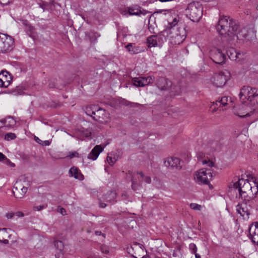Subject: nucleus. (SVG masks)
<instances>
[{
  "label": "nucleus",
  "mask_w": 258,
  "mask_h": 258,
  "mask_svg": "<svg viewBox=\"0 0 258 258\" xmlns=\"http://www.w3.org/2000/svg\"><path fill=\"white\" fill-rule=\"evenodd\" d=\"M216 29L218 32H235L239 31V25L237 22L229 17L223 16L219 19L216 25Z\"/></svg>",
  "instance_id": "nucleus-1"
},
{
  "label": "nucleus",
  "mask_w": 258,
  "mask_h": 258,
  "mask_svg": "<svg viewBox=\"0 0 258 258\" xmlns=\"http://www.w3.org/2000/svg\"><path fill=\"white\" fill-rule=\"evenodd\" d=\"M239 98L242 103L254 105L257 103L258 89L249 86H244L241 89Z\"/></svg>",
  "instance_id": "nucleus-2"
},
{
  "label": "nucleus",
  "mask_w": 258,
  "mask_h": 258,
  "mask_svg": "<svg viewBox=\"0 0 258 258\" xmlns=\"http://www.w3.org/2000/svg\"><path fill=\"white\" fill-rule=\"evenodd\" d=\"M186 13L191 21L198 22L202 16L203 9L198 3L193 2L188 5Z\"/></svg>",
  "instance_id": "nucleus-3"
},
{
  "label": "nucleus",
  "mask_w": 258,
  "mask_h": 258,
  "mask_svg": "<svg viewBox=\"0 0 258 258\" xmlns=\"http://www.w3.org/2000/svg\"><path fill=\"white\" fill-rule=\"evenodd\" d=\"M0 53H6L11 51L14 46V39L7 33H0Z\"/></svg>",
  "instance_id": "nucleus-4"
},
{
  "label": "nucleus",
  "mask_w": 258,
  "mask_h": 258,
  "mask_svg": "<svg viewBox=\"0 0 258 258\" xmlns=\"http://www.w3.org/2000/svg\"><path fill=\"white\" fill-rule=\"evenodd\" d=\"M213 177L212 170L201 169L197 171L194 176L195 180L199 184H208Z\"/></svg>",
  "instance_id": "nucleus-5"
},
{
  "label": "nucleus",
  "mask_w": 258,
  "mask_h": 258,
  "mask_svg": "<svg viewBox=\"0 0 258 258\" xmlns=\"http://www.w3.org/2000/svg\"><path fill=\"white\" fill-rule=\"evenodd\" d=\"M237 34L241 33H221V39L225 47L235 45L236 43H242L243 42L242 39H239Z\"/></svg>",
  "instance_id": "nucleus-6"
},
{
  "label": "nucleus",
  "mask_w": 258,
  "mask_h": 258,
  "mask_svg": "<svg viewBox=\"0 0 258 258\" xmlns=\"http://www.w3.org/2000/svg\"><path fill=\"white\" fill-rule=\"evenodd\" d=\"M230 78V73L226 70L216 73L211 79L214 85L217 87H222L226 83Z\"/></svg>",
  "instance_id": "nucleus-7"
},
{
  "label": "nucleus",
  "mask_w": 258,
  "mask_h": 258,
  "mask_svg": "<svg viewBox=\"0 0 258 258\" xmlns=\"http://www.w3.org/2000/svg\"><path fill=\"white\" fill-rule=\"evenodd\" d=\"M241 105L239 110L234 108L233 112L234 113L240 117H245L249 116L253 113L254 109H250L247 103H243Z\"/></svg>",
  "instance_id": "nucleus-8"
},
{
  "label": "nucleus",
  "mask_w": 258,
  "mask_h": 258,
  "mask_svg": "<svg viewBox=\"0 0 258 258\" xmlns=\"http://www.w3.org/2000/svg\"><path fill=\"white\" fill-rule=\"evenodd\" d=\"M211 58L213 62L217 64H221L225 62L226 56L220 49H215L210 52Z\"/></svg>",
  "instance_id": "nucleus-9"
},
{
  "label": "nucleus",
  "mask_w": 258,
  "mask_h": 258,
  "mask_svg": "<svg viewBox=\"0 0 258 258\" xmlns=\"http://www.w3.org/2000/svg\"><path fill=\"white\" fill-rule=\"evenodd\" d=\"M12 81V76L7 71H2L0 73V87H8Z\"/></svg>",
  "instance_id": "nucleus-10"
},
{
  "label": "nucleus",
  "mask_w": 258,
  "mask_h": 258,
  "mask_svg": "<svg viewBox=\"0 0 258 258\" xmlns=\"http://www.w3.org/2000/svg\"><path fill=\"white\" fill-rule=\"evenodd\" d=\"M28 190L27 187L22 185L20 183H17L13 191L16 198L22 199L24 197Z\"/></svg>",
  "instance_id": "nucleus-11"
},
{
  "label": "nucleus",
  "mask_w": 258,
  "mask_h": 258,
  "mask_svg": "<svg viewBox=\"0 0 258 258\" xmlns=\"http://www.w3.org/2000/svg\"><path fill=\"white\" fill-rule=\"evenodd\" d=\"M156 85L160 90H167L171 88L172 82L164 77H160L158 78L156 81Z\"/></svg>",
  "instance_id": "nucleus-12"
},
{
  "label": "nucleus",
  "mask_w": 258,
  "mask_h": 258,
  "mask_svg": "<svg viewBox=\"0 0 258 258\" xmlns=\"http://www.w3.org/2000/svg\"><path fill=\"white\" fill-rule=\"evenodd\" d=\"M107 118V114L104 109L98 107L97 106V108L94 112L93 118L96 121L103 122L106 121Z\"/></svg>",
  "instance_id": "nucleus-13"
},
{
  "label": "nucleus",
  "mask_w": 258,
  "mask_h": 258,
  "mask_svg": "<svg viewBox=\"0 0 258 258\" xmlns=\"http://www.w3.org/2000/svg\"><path fill=\"white\" fill-rule=\"evenodd\" d=\"M250 238L258 245V223L252 224L249 228Z\"/></svg>",
  "instance_id": "nucleus-14"
},
{
  "label": "nucleus",
  "mask_w": 258,
  "mask_h": 258,
  "mask_svg": "<svg viewBox=\"0 0 258 258\" xmlns=\"http://www.w3.org/2000/svg\"><path fill=\"white\" fill-rule=\"evenodd\" d=\"M164 165L166 167H171L173 168H181L180 160L178 158H166L164 161Z\"/></svg>",
  "instance_id": "nucleus-15"
},
{
  "label": "nucleus",
  "mask_w": 258,
  "mask_h": 258,
  "mask_svg": "<svg viewBox=\"0 0 258 258\" xmlns=\"http://www.w3.org/2000/svg\"><path fill=\"white\" fill-rule=\"evenodd\" d=\"M250 190H251V185L248 181L243 186L240 187L239 196L241 197V199L248 201L249 199L246 198L249 197Z\"/></svg>",
  "instance_id": "nucleus-16"
},
{
  "label": "nucleus",
  "mask_w": 258,
  "mask_h": 258,
  "mask_svg": "<svg viewBox=\"0 0 258 258\" xmlns=\"http://www.w3.org/2000/svg\"><path fill=\"white\" fill-rule=\"evenodd\" d=\"M103 149L104 147H102L101 145H96L88 155V158L92 160H95L98 158L100 153L102 152Z\"/></svg>",
  "instance_id": "nucleus-17"
},
{
  "label": "nucleus",
  "mask_w": 258,
  "mask_h": 258,
  "mask_svg": "<svg viewBox=\"0 0 258 258\" xmlns=\"http://www.w3.org/2000/svg\"><path fill=\"white\" fill-rule=\"evenodd\" d=\"M75 132L76 135L80 139L89 137L91 135V130L90 128H85L82 127L78 128Z\"/></svg>",
  "instance_id": "nucleus-18"
},
{
  "label": "nucleus",
  "mask_w": 258,
  "mask_h": 258,
  "mask_svg": "<svg viewBox=\"0 0 258 258\" xmlns=\"http://www.w3.org/2000/svg\"><path fill=\"white\" fill-rule=\"evenodd\" d=\"M167 28L169 30L172 29L173 31L176 30L178 32L181 31V28H182L183 30H185L184 25L181 23L178 24L176 18H174L172 22L168 23Z\"/></svg>",
  "instance_id": "nucleus-19"
},
{
  "label": "nucleus",
  "mask_w": 258,
  "mask_h": 258,
  "mask_svg": "<svg viewBox=\"0 0 258 258\" xmlns=\"http://www.w3.org/2000/svg\"><path fill=\"white\" fill-rule=\"evenodd\" d=\"M186 36L185 34L181 35L180 33H174L171 37V42L175 45L180 44L185 40Z\"/></svg>",
  "instance_id": "nucleus-20"
},
{
  "label": "nucleus",
  "mask_w": 258,
  "mask_h": 258,
  "mask_svg": "<svg viewBox=\"0 0 258 258\" xmlns=\"http://www.w3.org/2000/svg\"><path fill=\"white\" fill-rule=\"evenodd\" d=\"M232 102V100L231 98H229L227 96H223L220 99H218L215 102H213V105H216L217 106L220 107L221 105L222 106H226L228 105L229 103Z\"/></svg>",
  "instance_id": "nucleus-21"
},
{
  "label": "nucleus",
  "mask_w": 258,
  "mask_h": 258,
  "mask_svg": "<svg viewBox=\"0 0 258 258\" xmlns=\"http://www.w3.org/2000/svg\"><path fill=\"white\" fill-rule=\"evenodd\" d=\"M11 234H8L7 229L3 228L0 229V242L5 244L9 243V240L7 238H10Z\"/></svg>",
  "instance_id": "nucleus-22"
},
{
  "label": "nucleus",
  "mask_w": 258,
  "mask_h": 258,
  "mask_svg": "<svg viewBox=\"0 0 258 258\" xmlns=\"http://www.w3.org/2000/svg\"><path fill=\"white\" fill-rule=\"evenodd\" d=\"M125 47L131 54H137L144 51V49L140 46H133L132 43L128 44Z\"/></svg>",
  "instance_id": "nucleus-23"
},
{
  "label": "nucleus",
  "mask_w": 258,
  "mask_h": 258,
  "mask_svg": "<svg viewBox=\"0 0 258 258\" xmlns=\"http://www.w3.org/2000/svg\"><path fill=\"white\" fill-rule=\"evenodd\" d=\"M19 24L24 28V30L27 32H31L34 29V27L26 20H20Z\"/></svg>",
  "instance_id": "nucleus-24"
},
{
  "label": "nucleus",
  "mask_w": 258,
  "mask_h": 258,
  "mask_svg": "<svg viewBox=\"0 0 258 258\" xmlns=\"http://www.w3.org/2000/svg\"><path fill=\"white\" fill-rule=\"evenodd\" d=\"M69 173L71 176L74 177L76 179H78L80 180L83 179V175L80 172L78 169L76 167H72L69 170Z\"/></svg>",
  "instance_id": "nucleus-25"
},
{
  "label": "nucleus",
  "mask_w": 258,
  "mask_h": 258,
  "mask_svg": "<svg viewBox=\"0 0 258 258\" xmlns=\"http://www.w3.org/2000/svg\"><path fill=\"white\" fill-rule=\"evenodd\" d=\"M237 212L241 216L244 217L245 216H248L249 215V212L246 208L245 204H238L236 206Z\"/></svg>",
  "instance_id": "nucleus-26"
},
{
  "label": "nucleus",
  "mask_w": 258,
  "mask_h": 258,
  "mask_svg": "<svg viewBox=\"0 0 258 258\" xmlns=\"http://www.w3.org/2000/svg\"><path fill=\"white\" fill-rule=\"evenodd\" d=\"M158 36L152 35L147 38L148 47H155L158 45Z\"/></svg>",
  "instance_id": "nucleus-27"
},
{
  "label": "nucleus",
  "mask_w": 258,
  "mask_h": 258,
  "mask_svg": "<svg viewBox=\"0 0 258 258\" xmlns=\"http://www.w3.org/2000/svg\"><path fill=\"white\" fill-rule=\"evenodd\" d=\"M227 47L226 53L229 58L231 60H236V51L232 46H229Z\"/></svg>",
  "instance_id": "nucleus-28"
},
{
  "label": "nucleus",
  "mask_w": 258,
  "mask_h": 258,
  "mask_svg": "<svg viewBox=\"0 0 258 258\" xmlns=\"http://www.w3.org/2000/svg\"><path fill=\"white\" fill-rule=\"evenodd\" d=\"M116 198V193L115 191H110L105 195L104 199L107 202H113Z\"/></svg>",
  "instance_id": "nucleus-29"
},
{
  "label": "nucleus",
  "mask_w": 258,
  "mask_h": 258,
  "mask_svg": "<svg viewBox=\"0 0 258 258\" xmlns=\"http://www.w3.org/2000/svg\"><path fill=\"white\" fill-rule=\"evenodd\" d=\"M128 174L130 175L132 177V188L134 190H138L141 186V182H137L133 178L132 173L129 171Z\"/></svg>",
  "instance_id": "nucleus-30"
},
{
  "label": "nucleus",
  "mask_w": 258,
  "mask_h": 258,
  "mask_svg": "<svg viewBox=\"0 0 258 258\" xmlns=\"http://www.w3.org/2000/svg\"><path fill=\"white\" fill-rule=\"evenodd\" d=\"M128 12L130 15L140 16L142 14V11L137 7H130Z\"/></svg>",
  "instance_id": "nucleus-31"
},
{
  "label": "nucleus",
  "mask_w": 258,
  "mask_h": 258,
  "mask_svg": "<svg viewBox=\"0 0 258 258\" xmlns=\"http://www.w3.org/2000/svg\"><path fill=\"white\" fill-rule=\"evenodd\" d=\"M248 181L243 178L239 179L237 182L234 183L233 186L236 189H238L239 194L240 193V187L243 186Z\"/></svg>",
  "instance_id": "nucleus-32"
},
{
  "label": "nucleus",
  "mask_w": 258,
  "mask_h": 258,
  "mask_svg": "<svg viewBox=\"0 0 258 258\" xmlns=\"http://www.w3.org/2000/svg\"><path fill=\"white\" fill-rule=\"evenodd\" d=\"M97 108V106L96 105H91L89 106H87L85 108V113L87 115L91 116L92 118L93 117L94 112L95 111V109Z\"/></svg>",
  "instance_id": "nucleus-33"
},
{
  "label": "nucleus",
  "mask_w": 258,
  "mask_h": 258,
  "mask_svg": "<svg viewBox=\"0 0 258 258\" xmlns=\"http://www.w3.org/2000/svg\"><path fill=\"white\" fill-rule=\"evenodd\" d=\"M252 180L253 182L254 186L253 187L251 186V190L250 191V195H249V196L251 195L252 196H254L258 192V185L257 183L255 182V178H252Z\"/></svg>",
  "instance_id": "nucleus-34"
},
{
  "label": "nucleus",
  "mask_w": 258,
  "mask_h": 258,
  "mask_svg": "<svg viewBox=\"0 0 258 258\" xmlns=\"http://www.w3.org/2000/svg\"><path fill=\"white\" fill-rule=\"evenodd\" d=\"M6 123L7 126L13 127L16 124V121L11 116H8L5 119Z\"/></svg>",
  "instance_id": "nucleus-35"
},
{
  "label": "nucleus",
  "mask_w": 258,
  "mask_h": 258,
  "mask_svg": "<svg viewBox=\"0 0 258 258\" xmlns=\"http://www.w3.org/2000/svg\"><path fill=\"white\" fill-rule=\"evenodd\" d=\"M142 80L143 87L151 84L153 82V79L151 76H148L147 77H142Z\"/></svg>",
  "instance_id": "nucleus-36"
},
{
  "label": "nucleus",
  "mask_w": 258,
  "mask_h": 258,
  "mask_svg": "<svg viewBox=\"0 0 258 258\" xmlns=\"http://www.w3.org/2000/svg\"><path fill=\"white\" fill-rule=\"evenodd\" d=\"M132 82L136 87H143L142 77L135 78L133 79Z\"/></svg>",
  "instance_id": "nucleus-37"
},
{
  "label": "nucleus",
  "mask_w": 258,
  "mask_h": 258,
  "mask_svg": "<svg viewBox=\"0 0 258 258\" xmlns=\"http://www.w3.org/2000/svg\"><path fill=\"white\" fill-rule=\"evenodd\" d=\"M95 33H86V38L90 40L91 42L95 41L96 38L95 36Z\"/></svg>",
  "instance_id": "nucleus-38"
},
{
  "label": "nucleus",
  "mask_w": 258,
  "mask_h": 258,
  "mask_svg": "<svg viewBox=\"0 0 258 258\" xmlns=\"http://www.w3.org/2000/svg\"><path fill=\"white\" fill-rule=\"evenodd\" d=\"M16 138V136L14 133H7L5 136V139L8 141L14 140Z\"/></svg>",
  "instance_id": "nucleus-39"
},
{
  "label": "nucleus",
  "mask_w": 258,
  "mask_h": 258,
  "mask_svg": "<svg viewBox=\"0 0 258 258\" xmlns=\"http://www.w3.org/2000/svg\"><path fill=\"white\" fill-rule=\"evenodd\" d=\"M189 206L194 210L201 211L202 209V206L196 203H191Z\"/></svg>",
  "instance_id": "nucleus-40"
},
{
  "label": "nucleus",
  "mask_w": 258,
  "mask_h": 258,
  "mask_svg": "<svg viewBox=\"0 0 258 258\" xmlns=\"http://www.w3.org/2000/svg\"><path fill=\"white\" fill-rule=\"evenodd\" d=\"M55 3L53 0H51L49 3L46 2V5L47 6V8L48 9L47 10V11H52L53 7H54Z\"/></svg>",
  "instance_id": "nucleus-41"
},
{
  "label": "nucleus",
  "mask_w": 258,
  "mask_h": 258,
  "mask_svg": "<svg viewBox=\"0 0 258 258\" xmlns=\"http://www.w3.org/2000/svg\"><path fill=\"white\" fill-rule=\"evenodd\" d=\"M55 246L58 249L61 250L63 248V243L61 241L56 240L54 242Z\"/></svg>",
  "instance_id": "nucleus-42"
},
{
  "label": "nucleus",
  "mask_w": 258,
  "mask_h": 258,
  "mask_svg": "<svg viewBox=\"0 0 258 258\" xmlns=\"http://www.w3.org/2000/svg\"><path fill=\"white\" fill-rule=\"evenodd\" d=\"M107 161L109 165H113L115 163L116 160L114 157L108 156L107 157Z\"/></svg>",
  "instance_id": "nucleus-43"
},
{
  "label": "nucleus",
  "mask_w": 258,
  "mask_h": 258,
  "mask_svg": "<svg viewBox=\"0 0 258 258\" xmlns=\"http://www.w3.org/2000/svg\"><path fill=\"white\" fill-rule=\"evenodd\" d=\"M202 164L203 165H207L208 166L212 167L214 166V163L210 161V160H203L202 161Z\"/></svg>",
  "instance_id": "nucleus-44"
},
{
  "label": "nucleus",
  "mask_w": 258,
  "mask_h": 258,
  "mask_svg": "<svg viewBox=\"0 0 258 258\" xmlns=\"http://www.w3.org/2000/svg\"><path fill=\"white\" fill-rule=\"evenodd\" d=\"M189 248L192 253H196L197 251V247L194 243H190L189 245Z\"/></svg>",
  "instance_id": "nucleus-45"
},
{
  "label": "nucleus",
  "mask_w": 258,
  "mask_h": 258,
  "mask_svg": "<svg viewBox=\"0 0 258 258\" xmlns=\"http://www.w3.org/2000/svg\"><path fill=\"white\" fill-rule=\"evenodd\" d=\"M47 207V205H40V206H34L33 207V210L35 211H39L42 210V209H44Z\"/></svg>",
  "instance_id": "nucleus-46"
},
{
  "label": "nucleus",
  "mask_w": 258,
  "mask_h": 258,
  "mask_svg": "<svg viewBox=\"0 0 258 258\" xmlns=\"http://www.w3.org/2000/svg\"><path fill=\"white\" fill-rule=\"evenodd\" d=\"M151 178L150 176L146 175L145 176V178L142 180V181H144L147 184H150L151 182Z\"/></svg>",
  "instance_id": "nucleus-47"
},
{
  "label": "nucleus",
  "mask_w": 258,
  "mask_h": 258,
  "mask_svg": "<svg viewBox=\"0 0 258 258\" xmlns=\"http://www.w3.org/2000/svg\"><path fill=\"white\" fill-rule=\"evenodd\" d=\"M68 156L71 158L75 157H78L79 153L77 152H69Z\"/></svg>",
  "instance_id": "nucleus-48"
},
{
  "label": "nucleus",
  "mask_w": 258,
  "mask_h": 258,
  "mask_svg": "<svg viewBox=\"0 0 258 258\" xmlns=\"http://www.w3.org/2000/svg\"><path fill=\"white\" fill-rule=\"evenodd\" d=\"M236 59L237 58L241 59L244 56L245 53L243 52H236Z\"/></svg>",
  "instance_id": "nucleus-49"
},
{
  "label": "nucleus",
  "mask_w": 258,
  "mask_h": 258,
  "mask_svg": "<svg viewBox=\"0 0 258 258\" xmlns=\"http://www.w3.org/2000/svg\"><path fill=\"white\" fill-rule=\"evenodd\" d=\"M39 6L41 8H42L43 11L47 10L48 8H47V6L46 5V2H42V3H40Z\"/></svg>",
  "instance_id": "nucleus-50"
},
{
  "label": "nucleus",
  "mask_w": 258,
  "mask_h": 258,
  "mask_svg": "<svg viewBox=\"0 0 258 258\" xmlns=\"http://www.w3.org/2000/svg\"><path fill=\"white\" fill-rule=\"evenodd\" d=\"M6 160L7 162H10V160L8 159L5 155L0 152V161H2Z\"/></svg>",
  "instance_id": "nucleus-51"
},
{
  "label": "nucleus",
  "mask_w": 258,
  "mask_h": 258,
  "mask_svg": "<svg viewBox=\"0 0 258 258\" xmlns=\"http://www.w3.org/2000/svg\"><path fill=\"white\" fill-rule=\"evenodd\" d=\"M13 0H0V3L4 5H7L12 2Z\"/></svg>",
  "instance_id": "nucleus-52"
},
{
  "label": "nucleus",
  "mask_w": 258,
  "mask_h": 258,
  "mask_svg": "<svg viewBox=\"0 0 258 258\" xmlns=\"http://www.w3.org/2000/svg\"><path fill=\"white\" fill-rule=\"evenodd\" d=\"M14 214H15L14 213H8L6 214V217H7L8 219H11L13 218Z\"/></svg>",
  "instance_id": "nucleus-53"
},
{
  "label": "nucleus",
  "mask_w": 258,
  "mask_h": 258,
  "mask_svg": "<svg viewBox=\"0 0 258 258\" xmlns=\"http://www.w3.org/2000/svg\"><path fill=\"white\" fill-rule=\"evenodd\" d=\"M137 174L139 175L140 177L143 179L145 178V176L146 175H145L143 172L142 171H137Z\"/></svg>",
  "instance_id": "nucleus-54"
},
{
  "label": "nucleus",
  "mask_w": 258,
  "mask_h": 258,
  "mask_svg": "<svg viewBox=\"0 0 258 258\" xmlns=\"http://www.w3.org/2000/svg\"><path fill=\"white\" fill-rule=\"evenodd\" d=\"M137 174L139 175L140 177L143 179L145 178V176L146 175H145L143 172L142 171H137Z\"/></svg>",
  "instance_id": "nucleus-55"
},
{
  "label": "nucleus",
  "mask_w": 258,
  "mask_h": 258,
  "mask_svg": "<svg viewBox=\"0 0 258 258\" xmlns=\"http://www.w3.org/2000/svg\"><path fill=\"white\" fill-rule=\"evenodd\" d=\"M16 215L19 217L24 216V214L21 212H17L15 213Z\"/></svg>",
  "instance_id": "nucleus-56"
},
{
  "label": "nucleus",
  "mask_w": 258,
  "mask_h": 258,
  "mask_svg": "<svg viewBox=\"0 0 258 258\" xmlns=\"http://www.w3.org/2000/svg\"><path fill=\"white\" fill-rule=\"evenodd\" d=\"M106 205L104 203L100 202L99 203V207L102 208H104L106 207Z\"/></svg>",
  "instance_id": "nucleus-57"
},
{
  "label": "nucleus",
  "mask_w": 258,
  "mask_h": 258,
  "mask_svg": "<svg viewBox=\"0 0 258 258\" xmlns=\"http://www.w3.org/2000/svg\"><path fill=\"white\" fill-rule=\"evenodd\" d=\"M37 34V33H30L29 36H30V37L32 38L34 40H35V35Z\"/></svg>",
  "instance_id": "nucleus-58"
},
{
  "label": "nucleus",
  "mask_w": 258,
  "mask_h": 258,
  "mask_svg": "<svg viewBox=\"0 0 258 258\" xmlns=\"http://www.w3.org/2000/svg\"><path fill=\"white\" fill-rule=\"evenodd\" d=\"M101 250H102V252L104 253H108L109 252V250L108 249H104L103 247H101Z\"/></svg>",
  "instance_id": "nucleus-59"
},
{
  "label": "nucleus",
  "mask_w": 258,
  "mask_h": 258,
  "mask_svg": "<svg viewBox=\"0 0 258 258\" xmlns=\"http://www.w3.org/2000/svg\"><path fill=\"white\" fill-rule=\"evenodd\" d=\"M60 212L62 214V215H64L65 213H66V210L64 208H62L60 209Z\"/></svg>",
  "instance_id": "nucleus-60"
},
{
  "label": "nucleus",
  "mask_w": 258,
  "mask_h": 258,
  "mask_svg": "<svg viewBox=\"0 0 258 258\" xmlns=\"http://www.w3.org/2000/svg\"><path fill=\"white\" fill-rule=\"evenodd\" d=\"M248 36V34H245L243 35H242V37L245 38V39H247V40H249L247 37Z\"/></svg>",
  "instance_id": "nucleus-61"
},
{
  "label": "nucleus",
  "mask_w": 258,
  "mask_h": 258,
  "mask_svg": "<svg viewBox=\"0 0 258 258\" xmlns=\"http://www.w3.org/2000/svg\"><path fill=\"white\" fill-rule=\"evenodd\" d=\"M194 254H195L196 258H201V256L197 252H196V253Z\"/></svg>",
  "instance_id": "nucleus-62"
},
{
  "label": "nucleus",
  "mask_w": 258,
  "mask_h": 258,
  "mask_svg": "<svg viewBox=\"0 0 258 258\" xmlns=\"http://www.w3.org/2000/svg\"><path fill=\"white\" fill-rule=\"evenodd\" d=\"M49 145V142L48 141H45L44 142V145L48 146Z\"/></svg>",
  "instance_id": "nucleus-63"
},
{
  "label": "nucleus",
  "mask_w": 258,
  "mask_h": 258,
  "mask_svg": "<svg viewBox=\"0 0 258 258\" xmlns=\"http://www.w3.org/2000/svg\"><path fill=\"white\" fill-rule=\"evenodd\" d=\"M142 258H149V255L147 254H146V255L143 256Z\"/></svg>",
  "instance_id": "nucleus-64"
}]
</instances>
